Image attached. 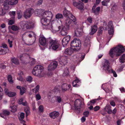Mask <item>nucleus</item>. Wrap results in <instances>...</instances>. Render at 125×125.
I'll return each instance as SVG.
<instances>
[{
	"label": "nucleus",
	"instance_id": "1",
	"mask_svg": "<svg viewBox=\"0 0 125 125\" xmlns=\"http://www.w3.org/2000/svg\"><path fill=\"white\" fill-rule=\"evenodd\" d=\"M53 16L51 12L49 11H45L43 16L41 19V23L43 28L45 29H52V26L51 22Z\"/></svg>",
	"mask_w": 125,
	"mask_h": 125
},
{
	"label": "nucleus",
	"instance_id": "2",
	"mask_svg": "<svg viewBox=\"0 0 125 125\" xmlns=\"http://www.w3.org/2000/svg\"><path fill=\"white\" fill-rule=\"evenodd\" d=\"M125 51V49L121 45L117 46L115 48L111 49L109 52L110 55L113 58L112 55L114 54L116 55V56H119Z\"/></svg>",
	"mask_w": 125,
	"mask_h": 125
},
{
	"label": "nucleus",
	"instance_id": "3",
	"mask_svg": "<svg viewBox=\"0 0 125 125\" xmlns=\"http://www.w3.org/2000/svg\"><path fill=\"white\" fill-rule=\"evenodd\" d=\"M44 68L40 65H36L34 67L32 71L33 74L35 76H38L40 78L43 77L44 75L43 72Z\"/></svg>",
	"mask_w": 125,
	"mask_h": 125
},
{
	"label": "nucleus",
	"instance_id": "4",
	"mask_svg": "<svg viewBox=\"0 0 125 125\" xmlns=\"http://www.w3.org/2000/svg\"><path fill=\"white\" fill-rule=\"evenodd\" d=\"M81 46L80 41L77 38L74 39L71 42V48H73L74 51H79L81 48Z\"/></svg>",
	"mask_w": 125,
	"mask_h": 125
},
{
	"label": "nucleus",
	"instance_id": "5",
	"mask_svg": "<svg viewBox=\"0 0 125 125\" xmlns=\"http://www.w3.org/2000/svg\"><path fill=\"white\" fill-rule=\"evenodd\" d=\"M20 24L22 28L23 29H30L32 28L34 26V24L32 21H23L21 22Z\"/></svg>",
	"mask_w": 125,
	"mask_h": 125
},
{
	"label": "nucleus",
	"instance_id": "6",
	"mask_svg": "<svg viewBox=\"0 0 125 125\" xmlns=\"http://www.w3.org/2000/svg\"><path fill=\"white\" fill-rule=\"evenodd\" d=\"M74 105L75 109L78 111V113H79L81 108L84 106V103L83 101L81 99H78L75 100Z\"/></svg>",
	"mask_w": 125,
	"mask_h": 125
},
{
	"label": "nucleus",
	"instance_id": "7",
	"mask_svg": "<svg viewBox=\"0 0 125 125\" xmlns=\"http://www.w3.org/2000/svg\"><path fill=\"white\" fill-rule=\"evenodd\" d=\"M30 31L26 32L23 33L21 35L22 41L23 42L25 43V42H28V37L31 38L32 37V35H31Z\"/></svg>",
	"mask_w": 125,
	"mask_h": 125
},
{
	"label": "nucleus",
	"instance_id": "8",
	"mask_svg": "<svg viewBox=\"0 0 125 125\" xmlns=\"http://www.w3.org/2000/svg\"><path fill=\"white\" fill-rule=\"evenodd\" d=\"M26 57L28 59L30 60V62L31 64H33L35 63V59H30V56L29 55L27 54L24 53L21 54L20 56V58L21 60H23L24 61H26L25 59Z\"/></svg>",
	"mask_w": 125,
	"mask_h": 125
},
{
	"label": "nucleus",
	"instance_id": "9",
	"mask_svg": "<svg viewBox=\"0 0 125 125\" xmlns=\"http://www.w3.org/2000/svg\"><path fill=\"white\" fill-rule=\"evenodd\" d=\"M34 12L33 9L30 8L26 10L24 12V17L26 19L30 18Z\"/></svg>",
	"mask_w": 125,
	"mask_h": 125
},
{
	"label": "nucleus",
	"instance_id": "10",
	"mask_svg": "<svg viewBox=\"0 0 125 125\" xmlns=\"http://www.w3.org/2000/svg\"><path fill=\"white\" fill-rule=\"evenodd\" d=\"M57 66L58 63L57 61H53L49 65L48 67V70L49 71H53L57 68Z\"/></svg>",
	"mask_w": 125,
	"mask_h": 125
},
{
	"label": "nucleus",
	"instance_id": "11",
	"mask_svg": "<svg viewBox=\"0 0 125 125\" xmlns=\"http://www.w3.org/2000/svg\"><path fill=\"white\" fill-rule=\"evenodd\" d=\"M110 63L108 60H105V62L103 64V70L107 71L108 72H110V70H111V68L109 66Z\"/></svg>",
	"mask_w": 125,
	"mask_h": 125
},
{
	"label": "nucleus",
	"instance_id": "12",
	"mask_svg": "<svg viewBox=\"0 0 125 125\" xmlns=\"http://www.w3.org/2000/svg\"><path fill=\"white\" fill-rule=\"evenodd\" d=\"M68 60L67 56H63L60 57L59 60L61 65H64L68 62Z\"/></svg>",
	"mask_w": 125,
	"mask_h": 125
},
{
	"label": "nucleus",
	"instance_id": "13",
	"mask_svg": "<svg viewBox=\"0 0 125 125\" xmlns=\"http://www.w3.org/2000/svg\"><path fill=\"white\" fill-rule=\"evenodd\" d=\"M69 89L70 91L72 90L71 88V85L66 83H63L62 86V91L63 92H65Z\"/></svg>",
	"mask_w": 125,
	"mask_h": 125
},
{
	"label": "nucleus",
	"instance_id": "14",
	"mask_svg": "<svg viewBox=\"0 0 125 125\" xmlns=\"http://www.w3.org/2000/svg\"><path fill=\"white\" fill-rule=\"evenodd\" d=\"M113 28L114 26L112 21H109L108 23V33L110 35L113 34L114 32Z\"/></svg>",
	"mask_w": 125,
	"mask_h": 125
},
{
	"label": "nucleus",
	"instance_id": "15",
	"mask_svg": "<svg viewBox=\"0 0 125 125\" xmlns=\"http://www.w3.org/2000/svg\"><path fill=\"white\" fill-rule=\"evenodd\" d=\"M73 5L74 6L76 7L79 9L82 10L84 8L83 3L81 2H74L73 3Z\"/></svg>",
	"mask_w": 125,
	"mask_h": 125
},
{
	"label": "nucleus",
	"instance_id": "16",
	"mask_svg": "<svg viewBox=\"0 0 125 125\" xmlns=\"http://www.w3.org/2000/svg\"><path fill=\"white\" fill-rule=\"evenodd\" d=\"M71 38V37L69 35H67L65 36L62 41V42L63 46L66 45L69 42Z\"/></svg>",
	"mask_w": 125,
	"mask_h": 125
},
{
	"label": "nucleus",
	"instance_id": "17",
	"mask_svg": "<svg viewBox=\"0 0 125 125\" xmlns=\"http://www.w3.org/2000/svg\"><path fill=\"white\" fill-rule=\"evenodd\" d=\"M39 42L40 44L43 46H45L47 44L46 38L43 36L40 37L39 39Z\"/></svg>",
	"mask_w": 125,
	"mask_h": 125
},
{
	"label": "nucleus",
	"instance_id": "18",
	"mask_svg": "<svg viewBox=\"0 0 125 125\" xmlns=\"http://www.w3.org/2000/svg\"><path fill=\"white\" fill-rule=\"evenodd\" d=\"M59 114L58 112L54 111L49 114V116L53 119L57 118L59 116Z\"/></svg>",
	"mask_w": 125,
	"mask_h": 125
},
{
	"label": "nucleus",
	"instance_id": "19",
	"mask_svg": "<svg viewBox=\"0 0 125 125\" xmlns=\"http://www.w3.org/2000/svg\"><path fill=\"white\" fill-rule=\"evenodd\" d=\"M91 39V38L89 36L86 37L84 43V45L85 47H90V40Z\"/></svg>",
	"mask_w": 125,
	"mask_h": 125
},
{
	"label": "nucleus",
	"instance_id": "20",
	"mask_svg": "<svg viewBox=\"0 0 125 125\" xmlns=\"http://www.w3.org/2000/svg\"><path fill=\"white\" fill-rule=\"evenodd\" d=\"M62 101V99L60 96H56L52 97L51 100V101L52 103H54L56 101L58 103H60Z\"/></svg>",
	"mask_w": 125,
	"mask_h": 125
},
{
	"label": "nucleus",
	"instance_id": "21",
	"mask_svg": "<svg viewBox=\"0 0 125 125\" xmlns=\"http://www.w3.org/2000/svg\"><path fill=\"white\" fill-rule=\"evenodd\" d=\"M97 29V26L95 25L91 26V31L89 33L91 35H93L96 32Z\"/></svg>",
	"mask_w": 125,
	"mask_h": 125
},
{
	"label": "nucleus",
	"instance_id": "22",
	"mask_svg": "<svg viewBox=\"0 0 125 125\" xmlns=\"http://www.w3.org/2000/svg\"><path fill=\"white\" fill-rule=\"evenodd\" d=\"M45 11V10L42 9H37L35 11V13L39 16H42L43 17Z\"/></svg>",
	"mask_w": 125,
	"mask_h": 125
},
{
	"label": "nucleus",
	"instance_id": "23",
	"mask_svg": "<svg viewBox=\"0 0 125 125\" xmlns=\"http://www.w3.org/2000/svg\"><path fill=\"white\" fill-rule=\"evenodd\" d=\"M75 34L77 37H79L82 35L83 33V30L81 28H78L75 31Z\"/></svg>",
	"mask_w": 125,
	"mask_h": 125
},
{
	"label": "nucleus",
	"instance_id": "24",
	"mask_svg": "<svg viewBox=\"0 0 125 125\" xmlns=\"http://www.w3.org/2000/svg\"><path fill=\"white\" fill-rule=\"evenodd\" d=\"M72 21L69 17H68L64 21V25L68 28L72 23Z\"/></svg>",
	"mask_w": 125,
	"mask_h": 125
},
{
	"label": "nucleus",
	"instance_id": "25",
	"mask_svg": "<svg viewBox=\"0 0 125 125\" xmlns=\"http://www.w3.org/2000/svg\"><path fill=\"white\" fill-rule=\"evenodd\" d=\"M48 41L49 42V47L52 46V45L57 44V41L56 40H53L51 38H49L48 39Z\"/></svg>",
	"mask_w": 125,
	"mask_h": 125
},
{
	"label": "nucleus",
	"instance_id": "26",
	"mask_svg": "<svg viewBox=\"0 0 125 125\" xmlns=\"http://www.w3.org/2000/svg\"><path fill=\"white\" fill-rule=\"evenodd\" d=\"M73 49L72 48H68L65 50V53L68 55H70L73 53Z\"/></svg>",
	"mask_w": 125,
	"mask_h": 125
},
{
	"label": "nucleus",
	"instance_id": "27",
	"mask_svg": "<svg viewBox=\"0 0 125 125\" xmlns=\"http://www.w3.org/2000/svg\"><path fill=\"white\" fill-rule=\"evenodd\" d=\"M9 51V48H7V49H3L2 47L0 46V55H4Z\"/></svg>",
	"mask_w": 125,
	"mask_h": 125
},
{
	"label": "nucleus",
	"instance_id": "28",
	"mask_svg": "<svg viewBox=\"0 0 125 125\" xmlns=\"http://www.w3.org/2000/svg\"><path fill=\"white\" fill-rule=\"evenodd\" d=\"M63 14L64 16L66 17H69L70 15L71 12L68 10H67L66 8L64 9V10L63 11Z\"/></svg>",
	"mask_w": 125,
	"mask_h": 125
},
{
	"label": "nucleus",
	"instance_id": "29",
	"mask_svg": "<svg viewBox=\"0 0 125 125\" xmlns=\"http://www.w3.org/2000/svg\"><path fill=\"white\" fill-rule=\"evenodd\" d=\"M10 112L7 110H4L3 112L0 114V116L2 117L5 118V116L9 115L10 114Z\"/></svg>",
	"mask_w": 125,
	"mask_h": 125
},
{
	"label": "nucleus",
	"instance_id": "30",
	"mask_svg": "<svg viewBox=\"0 0 125 125\" xmlns=\"http://www.w3.org/2000/svg\"><path fill=\"white\" fill-rule=\"evenodd\" d=\"M111 109V106L109 104H107L104 108V110L106 111L107 110V113L109 114H111L112 113V111Z\"/></svg>",
	"mask_w": 125,
	"mask_h": 125
},
{
	"label": "nucleus",
	"instance_id": "31",
	"mask_svg": "<svg viewBox=\"0 0 125 125\" xmlns=\"http://www.w3.org/2000/svg\"><path fill=\"white\" fill-rule=\"evenodd\" d=\"M10 28L13 31H17L19 30V26L15 25H13L11 26H9L8 28Z\"/></svg>",
	"mask_w": 125,
	"mask_h": 125
},
{
	"label": "nucleus",
	"instance_id": "32",
	"mask_svg": "<svg viewBox=\"0 0 125 125\" xmlns=\"http://www.w3.org/2000/svg\"><path fill=\"white\" fill-rule=\"evenodd\" d=\"M23 74V73L22 71H19L18 73V75L19 76V78H17V79L21 81H23L24 79L22 77Z\"/></svg>",
	"mask_w": 125,
	"mask_h": 125
},
{
	"label": "nucleus",
	"instance_id": "33",
	"mask_svg": "<svg viewBox=\"0 0 125 125\" xmlns=\"http://www.w3.org/2000/svg\"><path fill=\"white\" fill-rule=\"evenodd\" d=\"M11 61L12 63H13L16 65H19L20 62L19 60L17 58H11Z\"/></svg>",
	"mask_w": 125,
	"mask_h": 125
},
{
	"label": "nucleus",
	"instance_id": "34",
	"mask_svg": "<svg viewBox=\"0 0 125 125\" xmlns=\"http://www.w3.org/2000/svg\"><path fill=\"white\" fill-rule=\"evenodd\" d=\"M100 7H98L95 9L92 10V12L95 15H98L99 13L100 10Z\"/></svg>",
	"mask_w": 125,
	"mask_h": 125
},
{
	"label": "nucleus",
	"instance_id": "35",
	"mask_svg": "<svg viewBox=\"0 0 125 125\" xmlns=\"http://www.w3.org/2000/svg\"><path fill=\"white\" fill-rule=\"evenodd\" d=\"M9 5L8 2L5 1L3 4V8L4 10H8L9 9V6L8 5Z\"/></svg>",
	"mask_w": 125,
	"mask_h": 125
},
{
	"label": "nucleus",
	"instance_id": "36",
	"mask_svg": "<svg viewBox=\"0 0 125 125\" xmlns=\"http://www.w3.org/2000/svg\"><path fill=\"white\" fill-rule=\"evenodd\" d=\"M67 33V30L65 28H63L61 30V35L63 36H64L66 35Z\"/></svg>",
	"mask_w": 125,
	"mask_h": 125
},
{
	"label": "nucleus",
	"instance_id": "37",
	"mask_svg": "<svg viewBox=\"0 0 125 125\" xmlns=\"http://www.w3.org/2000/svg\"><path fill=\"white\" fill-rule=\"evenodd\" d=\"M119 62L122 63H123L125 62V54H123L121 56L119 59Z\"/></svg>",
	"mask_w": 125,
	"mask_h": 125
},
{
	"label": "nucleus",
	"instance_id": "38",
	"mask_svg": "<svg viewBox=\"0 0 125 125\" xmlns=\"http://www.w3.org/2000/svg\"><path fill=\"white\" fill-rule=\"evenodd\" d=\"M18 0H11L8 2L9 5H13L17 4L18 2Z\"/></svg>",
	"mask_w": 125,
	"mask_h": 125
},
{
	"label": "nucleus",
	"instance_id": "39",
	"mask_svg": "<svg viewBox=\"0 0 125 125\" xmlns=\"http://www.w3.org/2000/svg\"><path fill=\"white\" fill-rule=\"evenodd\" d=\"M24 111L26 113V117H27L30 113L29 107L27 106L25 107L24 108Z\"/></svg>",
	"mask_w": 125,
	"mask_h": 125
},
{
	"label": "nucleus",
	"instance_id": "40",
	"mask_svg": "<svg viewBox=\"0 0 125 125\" xmlns=\"http://www.w3.org/2000/svg\"><path fill=\"white\" fill-rule=\"evenodd\" d=\"M8 14L10 15V17L13 19L15 18L16 14L15 12V11H10L9 12Z\"/></svg>",
	"mask_w": 125,
	"mask_h": 125
},
{
	"label": "nucleus",
	"instance_id": "41",
	"mask_svg": "<svg viewBox=\"0 0 125 125\" xmlns=\"http://www.w3.org/2000/svg\"><path fill=\"white\" fill-rule=\"evenodd\" d=\"M63 16L62 14L58 13L56 15L55 18L56 19L59 20V19H62Z\"/></svg>",
	"mask_w": 125,
	"mask_h": 125
},
{
	"label": "nucleus",
	"instance_id": "42",
	"mask_svg": "<svg viewBox=\"0 0 125 125\" xmlns=\"http://www.w3.org/2000/svg\"><path fill=\"white\" fill-rule=\"evenodd\" d=\"M70 16L73 19L72 20L74 22L75 24H77L76 19L75 17L74 16L73 14L71 13Z\"/></svg>",
	"mask_w": 125,
	"mask_h": 125
},
{
	"label": "nucleus",
	"instance_id": "43",
	"mask_svg": "<svg viewBox=\"0 0 125 125\" xmlns=\"http://www.w3.org/2000/svg\"><path fill=\"white\" fill-rule=\"evenodd\" d=\"M8 11L4 9H2V10H0V15L1 16H4L5 14L8 13Z\"/></svg>",
	"mask_w": 125,
	"mask_h": 125
},
{
	"label": "nucleus",
	"instance_id": "44",
	"mask_svg": "<svg viewBox=\"0 0 125 125\" xmlns=\"http://www.w3.org/2000/svg\"><path fill=\"white\" fill-rule=\"evenodd\" d=\"M39 88V85H38L35 88L32 89V90L34 92L36 93L38 92Z\"/></svg>",
	"mask_w": 125,
	"mask_h": 125
},
{
	"label": "nucleus",
	"instance_id": "45",
	"mask_svg": "<svg viewBox=\"0 0 125 125\" xmlns=\"http://www.w3.org/2000/svg\"><path fill=\"white\" fill-rule=\"evenodd\" d=\"M10 108L11 111L13 112H15L17 110L16 107L15 106L13 105L12 106H11Z\"/></svg>",
	"mask_w": 125,
	"mask_h": 125
},
{
	"label": "nucleus",
	"instance_id": "46",
	"mask_svg": "<svg viewBox=\"0 0 125 125\" xmlns=\"http://www.w3.org/2000/svg\"><path fill=\"white\" fill-rule=\"evenodd\" d=\"M53 92L55 94H57L61 93V91L58 88L55 87L52 90Z\"/></svg>",
	"mask_w": 125,
	"mask_h": 125
},
{
	"label": "nucleus",
	"instance_id": "47",
	"mask_svg": "<svg viewBox=\"0 0 125 125\" xmlns=\"http://www.w3.org/2000/svg\"><path fill=\"white\" fill-rule=\"evenodd\" d=\"M103 28L102 27H100L99 28V30L97 33V35L98 36L101 35L102 33Z\"/></svg>",
	"mask_w": 125,
	"mask_h": 125
},
{
	"label": "nucleus",
	"instance_id": "48",
	"mask_svg": "<svg viewBox=\"0 0 125 125\" xmlns=\"http://www.w3.org/2000/svg\"><path fill=\"white\" fill-rule=\"evenodd\" d=\"M26 91V88L23 87H21V89L20 90V94L21 95H23L25 92Z\"/></svg>",
	"mask_w": 125,
	"mask_h": 125
},
{
	"label": "nucleus",
	"instance_id": "49",
	"mask_svg": "<svg viewBox=\"0 0 125 125\" xmlns=\"http://www.w3.org/2000/svg\"><path fill=\"white\" fill-rule=\"evenodd\" d=\"M16 95L15 93L10 92L8 93L7 95L10 97H13L15 96Z\"/></svg>",
	"mask_w": 125,
	"mask_h": 125
},
{
	"label": "nucleus",
	"instance_id": "50",
	"mask_svg": "<svg viewBox=\"0 0 125 125\" xmlns=\"http://www.w3.org/2000/svg\"><path fill=\"white\" fill-rule=\"evenodd\" d=\"M3 95V92L2 89L0 86V100L1 99Z\"/></svg>",
	"mask_w": 125,
	"mask_h": 125
},
{
	"label": "nucleus",
	"instance_id": "51",
	"mask_svg": "<svg viewBox=\"0 0 125 125\" xmlns=\"http://www.w3.org/2000/svg\"><path fill=\"white\" fill-rule=\"evenodd\" d=\"M50 48H52L54 50H56L58 47V46L57 44H55L50 47Z\"/></svg>",
	"mask_w": 125,
	"mask_h": 125
},
{
	"label": "nucleus",
	"instance_id": "52",
	"mask_svg": "<svg viewBox=\"0 0 125 125\" xmlns=\"http://www.w3.org/2000/svg\"><path fill=\"white\" fill-rule=\"evenodd\" d=\"M25 114H24L23 113H21L20 115L18 116L20 120H22V119H23L24 117Z\"/></svg>",
	"mask_w": 125,
	"mask_h": 125
},
{
	"label": "nucleus",
	"instance_id": "53",
	"mask_svg": "<svg viewBox=\"0 0 125 125\" xmlns=\"http://www.w3.org/2000/svg\"><path fill=\"white\" fill-rule=\"evenodd\" d=\"M7 78L8 81L10 83H13V81L12 79V77L11 75H9L8 76Z\"/></svg>",
	"mask_w": 125,
	"mask_h": 125
},
{
	"label": "nucleus",
	"instance_id": "54",
	"mask_svg": "<svg viewBox=\"0 0 125 125\" xmlns=\"http://www.w3.org/2000/svg\"><path fill=\"white\" fill-rule=\"evenodd\" d=\"M69 72L68 69L66 68L65 70L63 73V75L64 76L67 75L69 74Z\"/></svg>",
	"mask_w": 125,
	"mask_h": 125
},
{
	"label": "nucleus",
	"instance_id": "55",
	"mask_svg": "<svg viewBox=\"0 0 125 125\" xmlns=\"http://www.w3.org/2000/svg\"><path fill=\"white\" fill-rule=\"evenodd\" d=\"M110 72H108L110 73H112L113 74L114 76L115 77H116L117 76V74L116 72L113 70L111 69V70H110Z\"/></svg>",
	"mask_w": 125,
	"mask_h": 125
},
{
	"label": "nucleus",
	"instance_id": "56",
	"mask_svg": "<svg viewBox=\"0 0 125 125\" xmlns=\"http://www.w3.org/2000/svg\"><path fill=\"white\" fill-rule=\"evenodd\" d=\"M26 79L27 81L31 83L32 81V78L30 76H28L26 78Z\"/></svg>",
	"mask_w": 125,
	"mask_h": 125
},
{
	"label": "nucleus",
	"instance_id": "57",
	"mask_svg": "<svg viewBox=\"0 0 125 125\" xmlns=\"http://www.w3.org/2000/svg\"><path fill=\"white\" fill-rule=\"evenodd\" d=\"M39 111V112L40 113H42L43 111V107L42 105H40V106L38 108Z\"/></svg>",
	"mask_w": 125,
	"mask_h": 125
},
{
	"label": "nucleus",
	"instance_id": "58",
	"mask_svg": "<svg viewBox=\"0 0 125 125\" xmlns=\"http://www.w3.org/2000/svg\"><path fill=\"white\" fill-rule=\"evenodd\" d=\"M8 43L9 44L10 47L11 48L13 46L12 43L13 41H10V39L8 40Z\"/></svg>",
	"mask_w": 125,
	"mask_h": 125
},
{
	"label": "nucleus",
	"instance_id": "59",
	"mask_svg": "<svg viewBox=\"0 0 125 125\" xmlns=\"http://www.w3.org/2000/svg\"><path fill=\"white\" fill-rule=\"evenodd\" d=\"M14 22V19L10 20L8 22V24L9 25H12L13 24Z\"/></svg>",
	"mask_w": 125,
	"mask_h": 125
},
{
	"label": "nucleus",
	"instance_id": "60",
	"mask_svg": "<svg viewBox=\"0 0 125 125\" xmlns=\"http://www.w3.org/2000/svg\"><path fill=\"white\" fill-rule=\"evenodd\" d=\"M85 56V54L84 53H83L80 54V57L81 59V61L83 60L84 57Z\"/></svg>",
	"mask_w": 125,
	"mask_h": 125
},
{
	"label": "nucleus",
	"instance_id": "61",
	"mask_svg": "<svg viewBox=\"0 0 125 125\" xmlns=\"http://www.w3.org/2000/svg\"><path fill=\"white\" fill-rule=\"evenodd\" d=\"M36 100L38 101L41 99V97L39 94H36L35 96Z\"/></svg>",
	"mask_w": 125,
	"mask_h": 125
},
{
	"label": "nucleus",
	"instance_id": "62",
	"mask_svg": "<svg viewBox=\"0 0 125 125\" xmlns=\"http://www.w3.org/2000/svg\"><path fill=\"white\" fill-rule=\"evenodd\" d=\"M77 81L76 80H74L72 84L73 86L76 87H78L79 86V85L76 83V81Z\"/></svg>",
	"mask_w": 125,
	"mask_h": 125
},
{
	"label": "nucleus",
	"instance_id": "63",
	"mask_svg": "<svg viewBox=\"0 0 125 125\" xmlns=\"http://www.w3.org/2000/svg\"><path fill=\"white\" fill-rule=\"evenodd\" d=\"M2 48H4L5 49H7V48H8L7 45L5 43H3L2 44Z\"/></svg>",
	"mask_w": 125,
	"mask_h": 125
},
{
	"label": "nucleus",
	"instance_id": "64",
	"mask_svg": "<svg viewBox=\"0 0 125 125\" xmlns=\"http://www.w3.org/2000/svg\"><path fill=\"white\" fill-rule=\"evenodd\" d=\"M83 115L85 117H87L89 114V112L88 111H86L83 113Z\"/></svg>",
	"mask_w": 125,
	"mask_h": 125
}]
</instances>
